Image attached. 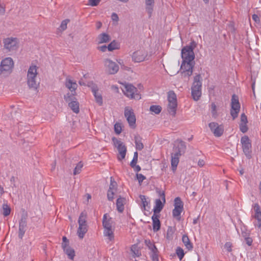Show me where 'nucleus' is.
I'll return each instance as SVG.
<instances>
[{
  "mask_svg": "<svg viewBox=\"0 0 261 261\" xmlns=\"http://www.w3.org/2000/svg\"><path fill=\"white\" fill-rule=\"evenodd\" d=\"M38 74L37 67L36 65H32L30 66L27 73V84L30 88L37 89L39 83L37 82Z\"/></svg>",
  "mask_w": 261,
  "mask_h": 261,
  "instance_id": "nucleus-1",
  "label": "nucleus"
},
{
  "mask_svg": "<svg viewBox=\"0 0 261 261\" xmlns=\"http://www.w3.org/2000/svg\"><path fill=\"white\" fill-rule=\"evenodd\" d=\"M122 90L124 94L130 99L139 100L141 98V95L138 89L132 84L128 83H123Z\"/></svg>",
  "mask_w": 261,
  "mask_h": 261,
  "instance_id": "nucleus-2",
  "label": "nucleus"
},
{
  "mask_svg": "<svg viewBox=\"0 0 261 261\" xmlns=\"http://www.w3.org/2000/svg\"><path fill=\"white\" fill-rule=\"evenodd\" d=\"M201 76L199 74L196 75L194 79V82L191 87V94L194 100L197 101L201 96Z\"/></svg>",
  "mask_w": 261,
  "mask_h": 261,
  "instance_id": "nucleus-3",
  "label": "nucleus"
},
{
  "mask_svg": "<svg viewBox=\"0 0 261 261\" xmlns=\"http://www.w3.org/2000/svg\"><path fill=\"white\" fill-rule=\"evenodd\" d=\"M79 228L77 231L78 237L80 239H83L88 231V225L87 223V213L85 212H82L78 220Z\"/></svg>",
  "mask_w": 261,
  "mask_h": 261,
  "instance_id": "nucleus-4",
  "label": "nucleus"
},
{
  "mask_svg": "<svg viewBox=\"0 0 261 261\" xmlns=\"http://www.w3.org/2000/svg\"><path fill=\"white\" fill-rule=\"evenodd\" d=\"M14 61L10 57L2 60L0 64V75L10 74L14 68Z\"/></svg>",
  "mask_w": 261,
  "mask_h": 261,
  "instance_id": "nucleus-5",
  "label": "nucleus"
},
{
  "mask_svg": "<svg viewBox=\"0 0 261 261\" xmlns=\"http://www.w3.org/2000/svg\"><path fill=\"white\" fill-rule=\"evenodd\" d=\"M168 104L167 111L170 114L175 116L177 106L176 95L173 91H170L168 95Z\"/></svg>",
  "mask_w": 261,
  "mask_h": 261,
  "instance_id": "nucleus-6",
  "label": "nucleus"
},
{
  "mask_svg": "<svg viewBox=\"0 0 261 261\" xmlns=\"http://www.w3.org/2000/svg\"><path fill=\"white\" fill-rule=\"evenodd\" d=\"M65 100L68 103V106L75 113L79 112V103L75 97L74 93H67L64 95Z\"/></svg>",
  "mask_w": 261,
  "mask_h": 261,
  "instance_id": "nucleus-7",
  "label": "nucleus"
},
{
  "mask_svg": "<svg viewBox=\"0 0 261 261\" xmlns=\"http://www.w3.org/2000/svg\"><path fill=\"white\" fill-rule=\"evenodd\" d=\"M240 104L239 101L238 97L233 94L231 99V109L230 115L233 120H234L238 116V114L240 110Z\"/></svg>",
  "mask_w": 261,
  "mask_h": 261,
  "instance_id": "nucleus-8",
  "label": "nucleus"
},
{
  "mask_svg": "<svg viewBox=\"0 0 261 261\" xmlns=\"http://www.w3.org/2000/svg\"><path fill=\"white\" fill-rule=\"evenodd\" d=\"M181 54L182 62H192L195 57L193 49L190 46H186L183 47Z\"/></svg>",
  "mask_w": 261,
  "mask_h": 261,
  "instance_id": "nucleus-9",
  "label": "nucleus"
},
{
  "mask_svg": "<svg viewBox=\"0 0 261 261\" xmlns=\"http://www.w3.org/2000/svg\"><path fill=\"white\" fill-rule=\"evenodd\" d=\"M145 244L150 251V255L152 261H159V251L154 245L150 240H145Z\"/></svg>",
  "mask_w": 261,
  "mask_h": 261,
  "instance_id": "nucleus-10",
  "label": "nucleus"
},
{
  "mask_svg": "<svg viewBox=\"0 0 261 261\" xmlns=\"http://www.w3.org/2000/svg\"><path fill=\"white\" fill-rule=\"evenodd\" d=\"M113 141L115 146L117 147L119 152L118 159L119 160H122L124 159L125 156L126 147L120 140L113 138Z\"/></svg>",
  "mask_w": 261,
  "mask_h": 261,
  "instance_id": "nucleus-11",
  "label": "nucleus"
},
{
  "mask_svg": "<svg viewBox=\"0 0 261 261\" xmlns=\"http://www.w3.org/2000/svg\"><path fill=\"white\" fill-rule=\"evenodd\" d=\"M124 116L130 127L134 128L136 124V116L133 110L129 107H126L124 110Z\"/></svg>",
  "mask_w": 261,
  "mask_h": 261,
  "instance_id": "nucleus-12",
  "label": "nucleus"
},
{
  "mask_svg": "<svg viewBox=\"0 0 261 261\" xmlns=\"http://www.w3.org/2000/svg\"><path fill=\"white\" fill-rule=\"evenodd\" d=\"M159 195L161 197L163 202H162L161 200L160 199H157L155 200V205L153 207V214L159 213L163 209L164 205L166 202L165 193L163 192L160 191L159 192Z\"/></svg>",
  "mask_w": 261,
  "mask_h": 261,
  "instance_id": "nucleus-13",
  "label": "nucleus"
},
{
  "mask_svg": "<svg viewBox=\"0 0 261 261\" xmlns=\"http://www.w3.org/2000/svg\"><path fill=\"white\" fill-rule=\"evenodd\" d=\"M208 126L215 137H219L223 134L224 127L222 125L213 122L210 123Z\"/></svg>",
  "mask_w": 261,
  "mask_h": 261,
  "instance_id": "nucleus-14",
  "label": "nucleus"
},
{
  "mask_svg": "<svg viewBox=\"0 0 261 261\" xmlns=\"http://www.w3.org/2000/svg\"><path fill=\"white\" fill-rule=\"evenodd\" d=\"M105 66L107 72L111 74L116 73L119 68L118 65L110 59H106L105 61Z\"/></svg>",
  "mask_w": 261,
  "mask_h": 261,
  "instance_id": "nucleus-15",
  "label": "nucleus"
},
{
  "mask_svg": "<svg viewBox=\"0 0 261 261\" xmlns=\"http://www.w3.org/2000/svg\"><path fill=\"white\" fill-rule=\"evenodd\" d=\"M147 56V52L144 49L135 51L132 55V59L135 62L140 63L145 60Z\"/></svg>",
  "mask_w": 261,
  "mask_h": 261,
  "instance_id": "nucleus-16",
  "label": "nucleus"
},
{
  "mask_svg": "<svg viewBox=\"0 0 261 261\" xmlns=\"http://www.w3.org/2000/svg\"><path fill=\"white\" fill-rule=\"evenodd\" d=\"M5 47L9 50H15L18 47L17 39L15 38H8L4 40Z\"/></svg>",
  "mask_w": 261,
  "mask_h": 261,
  "instance_id": "nucleus-17",
  "label": "nucleus"
},
{
  "mask_svg": "<svg viewBox=\"0 0 261 261\" xmlns=\"http://www.w3.org/2000/svg\"><path fill=\"white\" fill-rule=\"evenodd\" d=\"M193 65L192 62H182L181 65V68L184 70L183 74L184 76H189L193 73Z\"/></svg>",
  "mask_w": 261,
  "mask_h": 261,
  "instance_id": "nucleus-18",
  "label": "nucleus"
},
{
  "mask_svg": "<svg viewBox=\"0 0 261 261\" xmlns=\"http://www.w3.org/2000/svg\"><path fill=\"white\" fill-rule=\"evenodd\" d=\"M241 142L242 144L244 152L246 155H249L250 152L251 144L248 137L246 136L242 137L241 139Z\"/></svg>",
  "mask_w": 261,
  "mask_h": 261,
  "instance_id": "nucleus-19",
  "label": "nucleus"
},
{
  "mask_svg": "<svg viewBox=\"0 0 261 261\" xmlns=\"http://www.w3.org/2000/svg\"><path fill=\"white\" fill-rule=\"evenodd\" d=\"M65 85L71 92L70 93H74L76 95L75 90L77 89V84L76 82L72 80L71 77L67 76L65 81Z\"/></svg>",
  "mask_w": 261,
  "mask_h": 261,
  "instance_id": "nucleus-20",
  "label": "nucleus"
},
{
  "mask_svg": "<svg viewBox=\"0 0 261 261\" xmlns=\"http://www.w3.org/2000/svg\"><path fill=\"white\" fill-rule=\"evenodd\" d=\"M248 123L247 117L244 113H243L241 115L240 123L239 124V127L240 130L245 133L248 130V127L247 124Z\"/></svg>",
  "mask_w": 261,
  "mask_h": 261,
  "instance_id": "nucleus-21",
  "label": "nucleus"
},
{
  "mask_svg": "<svg viewBox=\"0 0 261 261\" xmlns=\"http://www.w3.org/2000/svg\"><path fill=\"white\" fill-rule=\"evenodd\" d=\"M27 221L25 218H21L19 225L18 237L22 239L25 233L27 227Z\"/></svg>",
  "mask_w": 261,
  "mask_h": 261,
  "instance_id": "nucleus-22",
  "label": "nucleus"
},
{
  "mask_svg": "<svg viewBox=\"0 0 261 261\" xmlns=\"http://www.w3.org/2000/svg\"><path fill=\"white\" fill-rule=\"evenodd\" d=\"M113 221L112 218L105 214L103 216L102 219V226L104 228H113Z\"/></svg>",
  "mask_w": 261,
  "mask_h": 261,
  "instance_id": "nucleus-23",
  "label": "nucleus"
},
{
  "mask_svg": "<svg viewBox=\"0 0 261 261\" xmlns=\"http://www.w3.org/2000/svg\"><path fill=\"white\" fill-rule=\"evenodd\" d=\"M152 220L153 230L156 232L160 229L161 223L159 220V216L156 214H153L151 217Z\"/></svg>",
  "mask_w": 261,
  "mask_h": 261,
  "instance_id": "nucleus-24",
  "label": "nucleus"
},
{
  "mask_svg": "<svg viewBox=\"0 0 261 261\" xmlns=\"http://www.w3.org/2000/svg\"><path fill=\"white\" fill-rule=\"evenodd\" d=\"M62 248L65 253L68 255V258L73 259L75 256L74 250L69 246V244H64Z\"/></svg>",
  "mask_w": 261,
  "mask_h": 261,
  "instance_id": "nucleus-25",
  "label": "nucleus"
},
{
  "mask_svg": "<svg viewBox=\"0 0 261 261\" xmlns=\"http://www.w3.org/2000/svg\"><path fill=\"white\" fill-rule=\"evenodd\" d=\"M125 199L120 197L117 199L116 206L117 211L122 213L124 210V204L125 203Z\"/></svg>",
  "mask_w": 261,
  "mask_h": 261,
  "instance_id": "nucleus-26",
  "label": "nucleus"
},
{
  "mask_svg": "<svg viewBox=\"0 0 261 261\" xmlns=\"http://www.w3.org/2000/svg\"><path fill=\"white\" fill-rule=\"evenodd\" d=\"M114 228H104L103 234L105 237H108V239L110 241H111L114 239Z\"/></svg>",
  "mask_w": 261,
  "mask_h": 261,
  "instance_id": "nucleus-27",
  "label": "nucleus"
},
{
  "mask_svg": "<svg viewBox=\"0 0 261 261\" xmlns=\"http://www.w3.org/2000/svg\"><path fill=\"white\" fill-rule=\"evenodd\" d=\"M154 3V0H145L146 10L149 14V17L151 16L153 11V6Z\"/></svg>",
  "mask_w": 261,
  "mask_h": 261,
  "instance_id": "nucleus-28",
  "label": "nucleus"
},
{
  "mask_svg": "<svg viewBox=\"0 0 261 261\" xmlns=\"http://www.w3.org/2000/svg\"><path fill=\"white\" fill-rule=\"evenodd\" d=\"M174 148L185 153L186 149L185 142L181 140H177Z\"/></svg>",
  "mask_w": 261,
  "mask_h": 261,
  "instance_id": "nucleus-29",
  "label": "nucleus"
},
{
  "mask_svg": "<svg viewBox=\"0 0 261 261\" xmlns=\"http://www.w3.org/2000/svg\"><path fill=\"white\" fill-rule=\"evenodd\" d=\"M135 142L136 149L141 150L144 148V145L142 142V138L139 135L135 136Z\"/></svg>",
  "mask_w": 261,
  "mask_h": 261,
  "instance_id": "nucleus-30",
  "label": "nucleus"
},
{
  "mask_svg": "<svg viewBox=\"0 0 261 261\" xmlns=\"http://www.w3.org/2000/svg\"><path fill=\"white\" fill-rule=\"evenodd\" d=\"M182 241L186 248L189 250H191L193 248V245L190 242L187 235L184 234L182 237Z\"/></svg>",
  "mask_w": 261,
  "mask_h": 261,
  "instance_id": "nucleus-31",
  "label": "nucleus"
},
{
  "mask_svg": "<svg viewBox=\"0 0 261 261\" xmlns=\"http://www.w3.org/2000/svg\"><path fill=\"white\" fill-rule=\"evenodd\" d=\"M11 208L7 203H4L1 210V213L4 216L7 217L10 214Z\"/></svg>",
  "mask_w": 261,
  "mask_h": 261,
  "instance_id": "nucleus-32",
  "label": "nucleus"
},
{
  "mask_svg": "<svg viewBox=\"0 0 261 261\" xmlns=\"http://www.w3.org/2000/svg\"><path fill=\"white\" fill-rule=\"evenodd\" d=\"M110 40V37L106 33L100 34L98 37V41L100 44L108 42Z\"/></svg>",
  "mask_w": 261,
  "mask_h": 261,
  "instance_id": "nucleus-33",
  "label": "nucleus"
},
{
  "mask_svg": "<svg viewBox=\"0 0 261 261\" xmlns=\"http://www.w3.org/2000/svg\"><path fill=\"white\" fill-rule=\"evenodd\" d=\"M179 158L171 154V168L173 172L176 170L177 166L179 163Z\"/></svg>",
  "mask_w": 261,
  "mask_h": 261,
  "instance_id": "nucleus-34",
  "label": "nucleus"
},
{
  "mask_svg": "<svg viewBox=\"0 0 261 261\" xmlns=\"http://www.w3.org/2000/svg\"><path fill=\"white\" fill-rule=\"evenodd\" d=\"M92 91L95 98L96 101L99 104V105H101L102 104V96L100 94L97 93V88H93Z\"/></svg>",
  "mask_w": 261,
  "mask_h": 261,
  "instance_id": "nucleus-35",
  "label": "nucleus"
},
{
  "mask_svg": "<svg viewBox=\"0 0 261 261\" xmlns=\"http://www.w3.org/2000/svg\"><path fill=\"white\" fill-rule=\"evenodd\" d=\"M183 208H178L176 207H174L172 211V216L175 218L177 220H180V214L181 212L183 211Z\"/></svg>",
  "mask_w": 261,
  "mask_h": 261,
  "instance_id": "nucleus-36",
  "label": "nucleus"
},
{
  "mask_svg": "<svg viewBox=\"0 0 261 261\" xmlns=\"http://www.w3.org/2000/svg\"><path fill=\"white\" fill-rule=\"evenodd\" d=\"M140 198L142 202V207L144 210L148 211V208H149V202L147 201L146 196L144 195H141Z\"/></svg>",
  "mask_w": 261,
  "mask_h": 261,
  "instance_id": "nucleus-37",
  "label": "nucleus"
},
{
  "mask_svg": "<svg viewBox=\"0 0 261 261\" xmlns=\"http://www.w3.org/2000/svg\"><path fill=\"white\" fill-rule=\"evenodd\" d=\"M131 251L135 257H139L141 255V251L137 245H133L131 247Z\"/></svg>",
  "mask_w": 261,
  "mask_h": 261,
  "instance_id": "nucleus-38",
  "label": "nucleus"
},
{
  "mask_svg": "<svg viewBox=\"0 0 261 261\" xmlns=\"http://www.w3.org/2000/svg\"><path fill=\"white\" fill-rule=\"evenodd\" d=\"M253 210L255 212V214L252 217H256L261 216V209L259 204L256 203L253 205Z\"/></svg>",
  "mask_w": 261,
  "mask_h": 261,
  "instance_id": "nucleus-39",
  "label": "nucleus"
},
{
  "mask_svg": "<svg viewBox=\"0 0 261 261\" xmlns=\"http://www.w3.org/2000/svg\"><path fill=\"white\" fill-rule=\"evenodd\" d=\"M253 210L255 212V214L252 217H256L261 216V209L259 204L256 203L253 205Z\"/></svg>",
  "mask_w": 261,
  "mask_h": 261,
  "instance_id": "nucleus-40",
  "label": "nucleus"
},
{
  "mask_svg": "<svg viewBox=\"0 0 261 261\" xmlns=\"http://www.w3.org/2000/svg\"><path fill=\"white\" fill-rule=\"evenodd\" d=\"M211 114L212 117L216 119L218 116L219 114L217 112V108L215 103L213 102L211 104Z\"/></svg>",
  "mask_w": 261,
  "mask_h": 261,
  "instance_id": "nucleus-41",
  "label": "nucleus"
},
{
  "mask_svg": "<svg viewBox=\"0 0 261 261\" xmlns=\"http://www.w3.org/2000/svg\"><path fill=\"white\" fill-rule=\"evenodd\" d=\"M174 207H177L178 208H183L184 209V204L181 199L177 197H176L174 199Z\"/></svg>",
  "mask_w": 261,
  "mask_h": 261,
  "instance_id": "nucleus-42",
  "label": "nucleus"
},
{
  "mask_svg": "<svg viewBox=\"0 0 261 261\" xmlns=\"http://www.w3.org/2000/svg\"><path fill=\"white\" fill-rule=\"evenodd\" d=\"M118 48L119 44L115 40L111 42L108 46V49L109 51H113V50L118 49Z\"/></svg>",
  "mask_w": 261,
  "mask_h": 261,
  "instance_id": "nucleus-43",
  "label": "nucleus"
},
{
  "mask_svg": "<svg viewBox=\"0 0 261 261\" xmlns=\"http://www.w3.org/2000/svg\"><path fill=\"white\" fill-rule=\"evenodd\" d=\"M162 110V108L160 106L153 105L150 107V111L154 113L155 114H159Z\"/></svg>",
  "mask_w": 261,
  "mask_h": 261,
  "instance_id": "nucleus-44",
  "label": "nucleus"
},
{
  "mask_svg": "<svg viewBox=\"0 0 261 261\" xmlns=\"http://www.w3.org/2000/svg\"><path fill=\"white\" fill-rule=\"evenodd\" d=\"M83 167V164L80 162H79L75 167L74 171H73V174L76 175L77 174H79L81 171H82V168Z\"/></svg>",
  "mask_w": 261,
  "mask_h": 261,
  "instance_id": "nucleus-45",
  "label": "nucleus"
},
{
  "mask_svg": "<svg viewBox=\"0 0 261 261\" xmlns=\"http://www.w3.org/2000/svg\"><path fill=\"white\" fill-rule=\"evenodd\" d=\"M255 221L253 222L255 227L261 230V216L253 217Z\"/></svg>",
  "mask_w": 261,
  "mask_h": 261,
  "instance_id": "nucleus-46",
  "label": "nucleus"
},
{
  "mask_svg": "<svg viewBox=\"0 0 261 261\" xmlns=\"http://www.w3.org/2000/svg\"><path fill=\"white\" fill-rule=\"evenodd\" d=\"M176 253L179 260H181L185 255L184 250L180 247H177L176 250Z\"/></svg>",
  "mask_w": 261,
  "mask_h": 261,
  "instance_id": "nucleus-47",
  "label": "nucleus"
},
{
  "mask_svg": "<svg viewBox=\"0 0 261 261\" xmlns=\"http://www.w3.org/2000/svg\"><path fill=\"white\" fill-rule=\"evenodd\" d=\"M174 233V229L172 226H169L167 231V238L171 239Z\"/></svg>",
  "mask_w": 261,
  "mask_h": 261,
  "instance_id": "nucleus-48",
  "label": "nucleus"
},
{
  "mask_svg": "<svg viewBox=\"0 0 261 261\" xmlns=\"http://www.w3.org/2000/svg\"><path fill=\"white\" fill-rule=\"evenodd\" d=\"M138 152L136 151L135 152L134 154L133 159L130 164V165L131 167H134L135 166V165L137 164V161H138Z\"/></svg>",
  "mask_w": 261,
  "mask_h": 261,
  "instance_id": "nucleus-49",
  "label": "nucleus"
},
{
  "mask_svg": "<svg viewBox=\"0 0 261 261\" xmlns=\"http://www.w3.org/2000/svg\"><path fill=\"white\" fill-rule=\"evenodd\" d=\"M116 191L108 190L107 193V197L109 200L112 201L114 199V195Z\"/></svg>",
  "mask_w": 261,
  "mask_h": 261,
  "instance_id": "nucleus-50",
  "label": "nucleus"
},
{
  "mask_svg": "<svg viewBox=\"0 0 261 261\" xmlns=\"http://www.w3.org/2000/svg\"><path fill=\"white\" fill-rule=\"evenodd\" d=\"M114 130L117 134H120L122 130L121 124L118 123H116L114 125Z\"/></svg>",
  "mask_w": 261,
  "mask_h": 261,
  "instance_id": "nucleus-51",
  "label": "nucleus"
},
{
  "mask_svg": "<svg viewBox=\"0 0 261 261\" xmlns=\"http://www.w3.org/2000/svg\"><path fill=\"white\" fill-rule=\"evenodd\" d=\"M69 22V19H65L62 21L60 25V28L62 30H65L67 29V23Z\"/></svg>",
  "mask_w": 261,
  "mask_h": 261,
  "instance_id": "nucleus-52",
  "label": "nucleus"
},
{
  "mask_svg": "<svg viewBox=\"0 0 261 261\" xmlns=\"http://www.w3.org/2000/svg\"><path fill=\"white\" fill-rule=\"evenodd\" d=\"M174 152L172 153V155L178 157L179 158V157L182 154H183L184 152L178 150L175 148H173Z\"/></svg>",
  "mask_w": 261,
  "mask_h": 261,
  "instance_id": "nucleus-53",
  "label": "nucleus"
},
{
  "mask_svg": "<svg viewBox=\"0 0 261 261\" xmlns=\"http://www.w3.org/2000/svg\"><path fill=\"white\" fill-rule=\"evenodd\" d=\"M136 176L140 184L146 178L145 176L141 173H137Z\"/></svg>",
  "mask_w": 261,
  "mask_h": 261,
  "instance_id": "nucleus-54",
  "label": "nucleus"
},
{
  "mask_svg": "<svg viewBox=\"0 0 261 261\" xmlns=\"http://www.w3.org/2000/svg\"><path fill=\"white\" fill-rule=\"evenodd\" d=\"M100 2V0H89V5L91 6H96Z\"/></svg>",
  "mask_w": 261,
  "mask_h": 261,
  "instance_id": "nucleus-55",
  "label": "nucleus"
},
{
  "mask_svg": "<svg viewBox=\"0 0 261 261\" xmlns=\"http://www.w3.org/2000/svg\"><path fill=\"white\" fill-rule=\"evenodd\" d=\"M224 247L228 252H231L232 251V244L230 242H226L225 244Z\"/></svg>",
  "mask_w": 261,
  "mask_h": 261,
  "instance_id": "nucleus-56",
  "label": "nucleus"
},
{
  "mask_svg": "<svg viewBox=\"0 0 261 261\" xmlns=\"http://www.w3.org/2000/svg\"><path fill=\"white\" fill-rule=\"evenodd\" d=\"M243 237L245 238L246 244L249 246H251L253 242L252 238L245 236H243Z\"/></svg>",
  "mask_w": 261,
  "mask_h": 261,
  "instance_id": "nucleus-57",
  "label": "nucleus"
},
{
  "mask_svg": "<svg viewBox=\"0 0 261 261\" xmlns=\"http://www.w3.org/2000/svg\"><path fill=\"white\" fill-rule=\"evenodd\" d=\"M116 183L115 181H113L112 179H111V183L110 185L109 189V190H111L113 191H116Z\"/></svg>",
  "mask_w": 261,
  "mask_h": 261,
  "instance_id": "nucleus-58",
  "label": "nucleus"
},
{
  "mask_svg": "<svg viewBox=\"0 0 261 261\" xmlns=\"http://www.w3.org/2000/svg\"><path fill=\"white\" fill-rule=\"evenodd\" d=\"M112 19L113 20L115 21H118L119 20V17L118 15L115 13H113L111 16Z\"/></svg>",
  "mask_w": 261,
  "mask_h": 261,
  "instance_id": "nucleus-59",
  "label": "nucleus"
},
{
  "mask_svg": "<svg viewBox=\"0 0 261 261\" xmlns=\"http://www.w3.org/2000/svg\"><path fill=\"white\" fill-rule=\"evenodd\" d=\"M107 49H108V46H106V45H102L101 46L98 47V49L99 50L101 51L102 52L106 51Z\"/></svg>",
  "mask_w": 261,
  "mask_h": 261,
  "instance_id": "nucleus-60",
  "label": "nucleus"
},
{
  "mask_svg": "<svg viewBox=\"0 0 261 261\" xmlns=\"http://www.w3.org/2000/svg\"><path fill=\"white\" fill-rule=\"evenodd\" d=\"M204 164H205V162L203 160H201V159L199 160V161L198 162V165L199 167H202L204 165Z\"/></svg>",
  "mask_w": 261,
  "mask_h": 261,
  "instance_id": "nucleus-61",
  "label": "nucleus"
},
{
  "mask_svg": "<svg viewBox=\"0 0 261 261\" xmlns=\"http://www.w3.org/2000/svg\"><path fill=\"white\" fill-rule=\"evenodd\" d=\"M252 19L256 22H258L259 21V18L256 14H253L252 15Z\"/></svg>",
  "mask_w": 261,
  "mask_h": 261,
  "instance_id": "nucleus-62",
  "label": "nucleus"
},
{
  "mask_svg": "<svg viewBox=\"0 0 261 261\" xmlns=\"http://www.w3.org/2000/svg\"><path fill=\"white\" fill-rule=\"evenodd\" d=\"M62 240H63V243H62V247H63L64 244H69L68 240H67V239L66 237H63L62 238Z\"/></svg>",
  "mask_w": 261,
  "mask_h": 261,
  "instance_id": "nucleus-63",
  "label": "nucleus"
},
{
  "mask_svg": "<svg viewBox=\"0 0 261 261\" xmlns=\"http://www.w3.org/2000/svg\"><path fill=\"white\" fill-rule=\"evenodd\" d=\"M132 168H133L134 169V170L136 172H139L141 170V167L139 166V165H136V164L135 165V166L134 167H132Z\"/></svg>",
  "mask_w": 261,
  "mask_h": 261,
  "instance_id": "nucleus-64",
  "label": "nucleus"
}]
</instances>
